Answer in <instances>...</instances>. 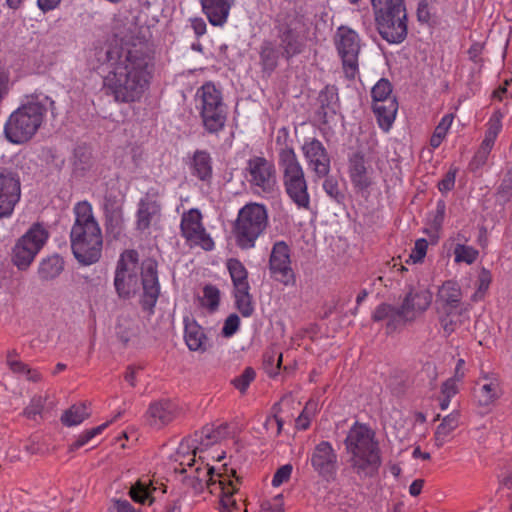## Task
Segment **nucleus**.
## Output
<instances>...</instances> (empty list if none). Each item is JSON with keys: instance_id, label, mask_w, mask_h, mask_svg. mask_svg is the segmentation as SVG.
Wrapping results in <instances>:
<instances>
[{"instance_id": "nucleus-1", "label": "nucleus", "mask_w": 512, "mask_h": 512, "mask_svg": "<svg viewBox=\"0 0 512 512\" xmlns=\"http://www.w3.org/2000/svg\"><path fill=\"white\" fill-rule=\"evenodd\" d=\"M147 31L148 28L134 26L121 45L110 46L106 51L110 70L103 79V90L118 103L138 102L149 89L154 56Z\"/></svg>"}, {"instance_id": "nucleus-2", "label": "nucleus", "mask_w": 512, "mask_h": 512, "mask_svg": "<svg viewBox=\"0 0 512 512\" xmlns=\"http://www.w3.org/2000/svg\"><path fill=\"white\" fill-rule=\"evenodd\" d=\"M139 259L135 250H125L117 262L114 275V288L120 299L134 297L140 289ZM141 284L143 287L142 306L152 310L160 294L157 263L152 259L145 260L141 265Z\"/></svg>"}, {"instance_id": "nucleus-3", "label": "nucleus", "mask_w": 512, "mask_h": 512, "mask_svg": "<svg viewBox=\"0 0 512 512\" xmlns=\"http://www.w3.org/2000/svg\"><path fill=\"white\" fill-rule=\"evenodd\" d=\"M75 216L70 231V244L75 259L82 265L99 261L103 248L100 225L88 201H80L73 207Z\"/></svg>"}, {"instance_id": "nucleus-4", "label": "nucleus", "mask_w": 512, "mask_h": 512, "mask_svg": "<svg viewBox=\"0 0 512 512\" xmlns=\"http://www.w3.org/2000/svg\"><path fill=\"white\" fill-rule=\"evenodd\" d=\"M353 472L361 479L375 477L382 464L376 434L368 425L356 422L344 441Z\"/></svg>"}, {"instance_id": "nucleus-5", "label": "nucleus", "mask_w": 512, "mask_h": 512, "mask_svg": "<svg viewBox=\"0 0 512 512\" xmlns=\"http://www.w3.org/2000/svg\"><path fill=\"white\" fill-rule=\"evenodd\" d=\"M54 101L48 96H31L27 102L15 110L8 118L4 133L7 140L21 144L31 139L43 123L44 116Z\"/></svg>"}, {"instance_id": "nucleus-6", "label": "nucleus", "mask_w": 512, "mask_h": 512, "mask_svg": "<svg viewBox=\"0 0 512 512\" xmlns=\"http://www.w3.org/2000/svg\"><path fill=\"white\" fill-rule=\"evenodd\" d=\"M281 55L286 60L299 55L305 48L306 19L296 9L280 12L275 18Z\"/></svg>"}, {"instance_id": "nucleus-7", "label": "nucleus", "mask_w": 512, "mask_h": 512, "mask_svg": "<svg viewBox=\"0 0 512 512\" xmlns=\"http://www.w3.org/2000/svg\"><path fill=\"white\" fill-rule=\"evenodd\" d=\"M268 223L265 205L254 202L244 205L239 210L233 226L237 246L243 250L253 248L256 240L267 229Z\"/></svg>"}, {"instance_id": "nucleus-8", "label": "nucleus", "mask_w": 512, "mask_h": 512, "mask_svg": "<svg viewBox=\"0 0 512 512\" xmlns=\"http://www.w3.org/2000/svg\"><path fill=\"white\" fill-rule=\"evenodd\" d=\"M200 102V117L208 133L223 130L227 121V106L223 102L222 93L211 83H205L197 92Z\"/></svg>"}, {"instance_id": "nucleus-9", "label": "nucleus", "mask_w": 512, "mask_h": 512, "mask_svg": "<svg viewBox=\"0 0 512 512\" xmlns=\"http://www.w3.org/2000/svg\"><path fill=\"white\" fill-rule=\"evenodd\" d=\"M48 237V231L41 224H33L29 230L17 240L13 247V264L19 270H26L42 249Z\"/></svg>"}, {"instance_id": "nucleus-10", "label": "nucleus", "mask_w": 512, "mask_h": 512, "mask_svg": "<svg viewBox=\"0 0 512 512\" xmlns=\"http://www.w3.org/2000/svg\"><path fill=\"white\" fill-rule=\"evenodd\" d=\"M245 177L251 188L258 194L271 195L276 191L275 167L263 156H253L247 161Z\"/></svg>"}, {"instance_id": "nucleus-11", "label": "nucleus", "mask_w": 512, "mask_h": 512, "mask_svg": "<svg viewBox=\"0 0 512 512\" xmlns=\"http://www.w3.org/2000/svg\"><path fill=\"white\" fill-rule=\"evenodd\" d=\"M376 27L388 43H401L407 36L406 9L385 10L374 13Z\"/></svg>"}, {"instance_id": "nucleus-12", "label": "nucleus", "mask_w": 512, "mask_h": 512, "mask_svg": "<svg viewBox=\"0 0 512 512\" xmlns=\"http://www.w3.org/2000/svg\"><path fill=\"white\" fill-rule=\"evenodd\" d=\"M336 47L342 59L343 69L350 79L355 78L358 71V54L360 51V40L358 34L348 28L341 26L336 35Z\"/></svg>"}, {"instance_id": "nucleus-13", "label": "nucleus", "mask_w": 512, "mask_h": 512, "mask_svg": "<svg viewBox=\"0 0 512 512\" xmlns=\"http://www.w3.org/2000/svg\"><path fill=\"white\" fill-rule=\"evenodd\" d=\"M180 230L181 235L191 246H200L206 251L214 248V242L202 223L199 209L191 208L182 214Z\"/></svg>"}, {"instance_id": "nucleus-14", "label": "nucleus", "mask_w": 512, "mask_h": 512, "mask_svg": "<svg viewBox=\"0 0 512 512\" xmlns=\"http://www.w3.org/2000/svg\"><path fill=\"white\" fill-rule=\"evenodd\" d=\"M21 198L19 173L11 168L0 169V219L10 217Z\"/></svg>"}, {"instance_id": "nucleus-15", "label": "nucleus", "mask_w": 512, "mask_h": 512, "mask_svg": "<svg viewBox=\"0 0 512 512\" xmlns=\"http://www.w3.org/2000/svg\"><path fill=\"white\" fill-rule=\"evenodd\" d=\"M301 150L314 177L326 178L331 169V158L324 144L317 138H310L305 140Z\"/></svg>"}, {"instance_id": "nucleus-16", "label": "nucleus", "mask_w": 512, "mask_h": 512, "mask_svg": "<svg viewBox=\"0 0 512 512\" xmlns=\"http://www.w3.org/2000/svg\"><path fill=\"white\" fill-rule=\"evenodd\" d=\"M502 119L503 113L500 110H496L489 118L484 139L469 163V169L472 172H477L487 163L497 136L502 129Z\"/></svg>"}, {"instance_id": "nucleus-17", "label": "nucleus", "mask_w": 512, "mask_h": 512, "mask_svg": "<svg viewBox=\"0 0 512 512\" xmlns=\"http://www.w3.org/2000/svg\"><path fill=\"white\" fill-rule=\"evenodd\" d=\"M269 269L275 279L282 284L294 285L295 274L291 268L290 249L286 242L277 241L272 247Z\"/></svg>"}, {"instance_id": "nucleus-18", "label": "nucleus", "mask_w": 512, "mask_h": 512, "mask_svg": "<svg viewBox=\"0 0 512 512\" xmlns=\"http://www.w3.org/2000/svg\"><path fill=\"white\" fill-rule=\"evenodd\" d=\"M432 297V293L426 288L411 287L399 307L405 324L422 315L431 305Z\"/></svg>"}, {"instance_id": "nucleus-19", "label": "nucleus", "mask_w": 512, "mask_h": 512, "mask_svg": "<svg viewBox=\"0 0 512 512\" xmlns=\"http://www.w3.org/2000/svg\"><path fill=\"white\" fill-rule=\"evenodd\" d=\"M502 395L499 375L492 371L481 370L476 381L474 397L479 406L487 407Z\"/></svg>"}, {"instance_id": "nucleus-20", "label": "nucleus", "mask_w": 512, "mask_h": 512, "mask_svg": "<svg viewBox=\"0 0 512 512\" xmlns=\"http://www.w3.org/2000/svg\"><path fill=\"white\" fill-rule=\"evenodd\" d=\"M278 166L282 173L283 185L306 179L303 167L292 147L285 146L279 149Z\"/></svg>"}, {"instance_id": "nucleus-21", "label": "nucleus", "mask_w": 512, "mask_h": 512, "mask_svg": "<svg viewBox=\"0 0 512 512\" xmlns=\"http://www.w3.org/2000/svg\"><path fill=\"white\" fill-rule=\"evenodd\" d=\"M311 465L321 476H330L335 472L337 455L329 442L322 441L316 445L311 455Z\"/></svg>"}, {"instance_id": "nucleus-22", "label": "nucleus", "mask_w": 512, "mask_h": 512, "mask_svg": "<svg viewBox=\"0 0 512 512\" xmlns=\"http://www.w3.org/2000/svg\"><path fill=\"white\" fill-rule=\"evenodd\" d=\"M203 13L213 26H223L228 19L234 0H200Z\"/></svg>"}, {"instance_id": "nucleus-23", "label": "nucleus", "mask_w": 512, "mask_h": 512, "mask_svg": "<svg viewBox=\"0 0 512 512\" xmlns=\"http://www.w3.org/2000/svg\"><path fill=\"white\" fill-rule=\"evenodd\" d=\"M177 407L169 400L154 402L148 409V421L151 426L160 428L170 423L177 415Z\"/></svg>"}, {"instance_id": "nucleus-24", "label": "nucleus", "mask_w": 512, "mask_h": 512, "mask_svg": "<svg viewBox=\"0 0 512 512\" xmlns=\"http://www.w3.org/2000/svg\"><path fill=\"white\" fill-rule=\"evenodd\" d=\"M161 211V204L156 196L147 193L142 198L138 205L137 211V228L139 230H146L150 227L152 221L159 216Z\"/></svg>"}, {"instance_id": "nucleus-25", "label": "nucleus", "mask_w": 512, "mask_h": 512, "mask_svg": "<svg viewBox=\"0 0 512 512\" xmlns=\"http://www.w3.org/2000/svg\"><path fill=\"white\" fill-rule=\"evenodd\" d=\"M372 319L375 322L386 321L387 334L393 333L405 325L400 308L387 303H382L376 307L372 314Z\"/></svg>"}, {"instance_id": "nucleus-26", "label": "nucleus", "mask_w": 512, "mask_h": 512, "mask_svg": "<svg viewBox=\"0 0 512 512\" xmlns=\"http://www.w3.org/2000/svg\"><path fill=\"white\" fill-rule=\"evenodd\" d=\"M184 339L189 350H206L207 337L203 328L194 319L184 318Z\"/></svg>"}, {"instance_id": "nucleus-27", "label": "nucleus", "mask_w": 512, "mask_h": 512, "mask_svg": "<svg viewBox=\"0 0 512 512\" xmlns=\"http://www.w3.org/2000/svg\"><path fill=\"white\" fill-rule=\"evenodd\" d=\"M349 174L351 181L356 188L364 190L370 186L371 181L365 166L364 157L361 154H354L350 158Z\"/></svg>"}, {"instance_id": "nucleus-28", "label": "nucleus", "mask_w": 512, "mask_h": 512, "mask_svg": "<svg viewBox=\"0 0 512 512\" xmlns=\"http://www.w3.org/2000/svg\"><path fill=\"white\" fill-rule=\"evenodd\" d=\"M372 108L379 126L386 131L389 130L398 110L396 99H386L384 102L373 103Z\"/></svg>"}, {"instance_id": "nucleus-29", "label": "nucleus", "mask_w": 512, "mask_h": 512, "mask_svg": "<svg viewBox=\"0 0 512 512\" xmlns=\"http://www.w3.org/2000/svg\"><path fill=\"white\" fill-rule=\"evenodd\" d=\"M192 175L201 181L212 178V158L205 150H196L191 161Z\"/></svg>"}, {"instance_id": "nucleus-30", "label": "nucleus", "mask_w": 512, "mask_h": 512, "mask_svg": "<svg viewBox=\"0 0 512 512\" xmlns=\"http://www.w3.org/2000/svg\"><path fill=\"white\" fill-rule=\"evenodd\" d=\"M283 186L291 201L299 209L310 208V196L308 193V185L306 179L300 180L298 182H290L289 184Z\"/></svg>"}, {"instance_id": "nucleus-31", "label": "nucleus", "mask_w": 512, "mask_h": 512, "mask_svg": "<svg viewBox=\"0 0 512 512\" xmlns=\"http://www.w3.org/2000/svg\"><path fill=\"white\" fill-rule=\"evenodd\" d=\"M259 56L263 71L271 73L276 69L282 55L281 50L271 40H265L260 46Z\"/></svg>"}, {"instance_id": "nucleus-32", "label": "nucleus", "mask_w": 512, "mask_h": 512, "mask_svg": "<svg viewBox=\"0 0 512 512\" xmlns=\"http://www.w3.org/2000/svg\"><path fill=\"white\" fill-rule=\"evenodd\" d=\"M458 425H459V413L458 412H452L449 415L445 416L435 431V434H434L435 445L438 448L442 447L450 439V435L458 427Z\"/></svg>"}, {"instance_id": "nucleus-33", "label": "nucleus", "mask_w": 512, "mask_h": 512, "mask_svg": "<svg viewBox=\"0 0 512 512\" xmlns=\"http://www.w3.org/2000/svg\"><path fill=\"white\" fill-rule=\"evenodd\" d=\"M227 424H220L216 428L214 426H205L202 428V430L198 433V444L201 447V450L204 451L211 445L221 441L222 439L226 438L227 436Z\"/></svg>"}, {"instance_id": "nucleus-34", "label": "nucleus", "mask_w": 512, "mask_h": 512, "mask_svg": "<svg viewBox=\"0 0 512 512\" xmlns=\"http://www.w3.org/2000/svg\"><path fill=\"white\" fill-rule=\"evenodd\" d=\"M227 269L229 271L234 290L250 288L248 282V271L240 260L236 258L228 259Z\"/></svg>"}, {"instance_id": "nucleus-35", "label": "nucleus", "mask_w": 512, "mask_h": 512, "mask_svg": "<svg viewBox=\"0 0 512 512\" xmlns=\"http://www.w3.org/2000/svg\"><path fill=\"white\" fill-rule=\"evenodd\" d=\"M439 300L450 308H456L461 302L462 293L459 285L454 281H446L439 288Z\"/></svg>"}, {"instance_id": "nucleus-36", "label": "nucleus", "mask_w": 512, "mask_h": 512, "mask_svg": "<svg viewBox=\"0 0 512 512\" xmlns=\"http://www.w3.org/2000/svg\"><path fill=\"white\" fill-rule=\"evenodd\" d=\"M63 269V260L59 256L55 255L42 260L38 268V274L40 279L49 281L58 277Z\"/></svg>"}, {"instance_id": "nucleus-37", "label": "nucleus", "mask_w": 512, "mask_h": 512, "mask_svg": "<svg viewBox=\"0 0 512 512\" xmlns=\"http://www.w3.org/2000/svg\"><path fill=\"white\" fill-rule=\"evenodd\" d=\"M17 353L12 350L7 355V365L13 373L20 374L26 377L27 380L32 382H38L41 379V375L34 369H31L24 362L16 359Z\"/></svg>"}, {"instance_id": "nucleus-38", "label": "nucleus", "mask_w": 512, "mask_h": 512, "mask_svg": "<svg viewBox=\"0 0 512 512\" xmlns=\"http://www.w3.org/2000/svg\"><path fill=\"white\" fill-rule=\"evenodd\" d=\"M89 416L86 403L75 404L63 412L61 422L67 427H72L81 424Z\"/></svg>"}, {"instance_id": "nucleus-39", "label": "nucleus", "mask_w": 512, "mask_h": 512, "mask_svg": "<svg viewBox=\"0 0 512 512\" xmlns=\"http://www.w3.org/2000/svg\"><path fill=\"white\" fill-rule=\"evenodd\" d=\"M250 288L234 290L235 305L243 317H250L254 312Z\"/></svg>"}, {"instance_id": "nucleus-40", "label": "nucleus", "mask_w": 512, "mask_h": 512, "mask_svg": "<svg viewBox=\"0 0 512 512\" xmlns=\"http://www.w3.org/2000/svg\"><path fill=\"white\" fill-rule=\"evenodd\" d=\"M218 485L222 493V512H232V507H237V502L234 499H232V495L237 491L234 482L231 480H227L226 482L225 480L219 479Z\"/></svg>"}, {"instance_id": "nucleus-41", "label": "nucleus", "mask_w": 512, "mask_h": 512, "mask_svg": "<svg viewBox=\"0 0 512 512\" xmlns=\"http://www.w3.org/2000/svg\"><path fill=\"white\" fill-rule=\"evenodd\" d=\"M121 413L119 412L111 421H108L106 423H103L95 428H92L90 430H87L83 432L79 437L70 445V451H75L79 449L80 447L87 444L92 438H94L96 435L100 434L110 423H112L114 420H116L118 417H120Z\"/></svg>"}, {"instance_id": "nucleus-42", "label": "nucleus", "mask_w": 512, "mask_h": 512, "mask_svg": "<svg viewBox=\"0 0 512 512\" xmlns=\"http://www.w3.org/2000/svg\"><path fill=\"white\" fill-rule=\"evenodd\" d=\"M392 85L385 79H380L372 88L371 94L373 103L384 102L386 99H396L391 95Z\"/></svg>"}, {"instance_id": "nucleus-43", "label": "nucleus", "mask_w": 512, "mask_h": 512, "mask_svg": "<svg viewBox=\"0 0 512 512\" xmlns=\"http://www.w3.org/2000/svg\"><path fill=\"white\" fill-rule=\"evenodd\" d=\"M478 254V251L471 246L457 244L454 248L456 262H465L467 264H472L477 259Z\"/></svg>"}, {"instance_id": "nucleus-44", "label": "nucleus", "mask_w": 512, "mask_h": 512, "mask_svg": "<svg viewBox=\"0 0 512 512\" xmlns=\"http://www.w3.org/2000/svg\"><path fill=\"white\" fill-rule=\"evenodd\" d=\"M220 291L213 285H206L203 289L202 304L214 311L219 306Z\"/></svg>"}, {"instance_id": "nucleus-45", "label": "nucleus", "mask_w": 512, "mask_h": 512, "mask_svg": "<svg viewBox=\"0 0 512 512\" xmlns=\"http://www.w3.org/2000/svg\"><path fill=\"white\" fill-rule=\"evenodd\" d=\"M175 462L178 463V466L174 468L175 471H179L180 473H188L189 469H192L199 462L201 464L204 463V458L199 456L198 460L196 459V455H183L180 456L178 453H175Z\"/></svg>"}, {"instance_id": "nucleus-46", "label": "nucleus", "mask_w": 512, "mask_h": 512, "mask_svg": "<svg viewBox=\"0 0 512 512\" xmlns=\"http://www.w3.org/2000/svg\"><path fill=\"white\" fill-rule=\"evenodd\" d=\"M256 373L253 368L246 367L242 374L232 380L234 387L240 392L245 393L250 383L255 379Z\"/></svg>"}, {"instance_id": "nucleus-47", "label": "nucleus", "mask_w": 512, "mask_h": 512, "mask_svg": "<svg viewBox=\"0 0 512 512\" xmlns=\"http://www.w3.org/2000/svg\"><path fill=\"white\" fill-rule=\"evenodd\" d=\"M198 433H195L193 437H188L184 439L179 447L177 448L176 453L178 455H196L198 452H202L200 445L198 444Z\"/></svg>"}, {"instance_id": "nucleus-48", "label": "nucleus", "mask_w": 512, "mask_h": 512, "mask_svg": "<svg viewBox=\"0 0 512 512\" xmlns=\"http://www.w3.org/2000/svg\"><path fill=\"white\" fill-rule=\"evenodd\" d=\"M193 473L195 475H199V478L206 483V487L210 488L213 485H216V481L213 479L214 468L209 466L208 463L199 462L197 465L192 467Z\"/></svg>"}, {"instance_id": "nucleus-49", "label": "nucleus", "mask_w": 512, "mask_h": 512, "mask_svg": "<svg viewBox=\"0 0 512 512\" xmlns=\"http://www.w3.org/2000/svg\"><path fill=\"white\" fill-rule=\"evenodd\" d=\"M318 101L323 109H331L334 111V106L338 101V95L334 87H325L318 96Z\"/></svg>"}, {"instance_id": "nucleus-50", "label": "nucleus", "mask_w": 512, "mask_h": 512, "mask_svg": "<svg viewBox=\"0 0 512 512\" xmlns=\"http://www.w3.org/2000/svg\"><path fill=\"white\" fill-rule=\"evenodd\" d=\"M374 13L385 10L406 9L404 0H371Z\"/></svg>"}, {"instance_id": "nucleus-51", "label": "nucleus", "mask_w": 512, "mask_h": 512, "mask_svg": "<svg viewBox=\"0 0 512 512\" xmlns=\"http://www.w3.org/2000/svg\"><path fill=\"white\" fill-rule=\"evenodd\" d=\"M116 329L118 338L124 344L129 343L135 336V330L127 319H121Z\"/></svg>"}, {"instance_id": "nucleus-52", "label": "nucleus", "mask_w": 512, "mask_h": 512, "mask_svg": "<svg viewBox=\"0 0 512 512\" xmlns=\"http://www.w3.org/2000/svg\"><path fill=\"white\" fill-rule=\"evenodd\" d=\"M105 226L107 230L114 231L121 228L123 222V209L115 212L109 211L104 213Z\"/></svg>"}, {"instance_id": "nucleus-53", "label": "nucleus", "mask_w": 512, "mask_h": 512, "mask_svg": "<svg viewBox=\"0 0 512 512\" xmlns=\"http://www.w3.org/2000/svg\"><path fill=\"white\" fill-rule=\"evenodd\" d=\"M323 189L329 197L335 200L337 203H341L344 200V194L340 191L338 182L333 178H326L323 183Z\"/></svg>"}, {"instance_id": "nucleus-54", "label": "nucleus", "mask_w": 512, "mask_h": 512, "mask_svg": "<svg viewBox=\"0 0 512 512\" xmlns=\"http://www.w3.org/2000/svg\"><path fill=\"white\" fill-rule=\"evenodd\" d=\"M498 194L502 197H509L512 195V161L508 164L507 170L498 187Z\"/></svg>"}, {"instance_id": "nucleus-55", "label": "nucleus", "mask_w": 512, "mask_h": 512, "mask_svg": "<svg viewBox=\"0 0 512 512\" xmlns=\"http://www.w3.org/2000/svg\"><path fill=\"white\" fill-rule=\"evenodd\" d=\"M149 487L141 481L136 482L130 489V496L135 502L144 503L149 497Z\"/></svg>"}, {"instance_id": "nucleus-56", "label": "nucleus", "mask_w": 512, "mask_h": 512, "mask_svg": "<svg viewBox=\"0 0 512 512\" xmlns=\"http://www.w3.org/2000/svg\"><path fill=\"white\" fill-rule=\"evenodd\" d=\"M240 318L237 314H230L224 321V325L222 327V335L224 337L233 336L239 329Z\"/></svg>"}, {"instance_id": "nucleus-57", "label": "nucleus", "mask_w": 512, "mask_h": 512, "mask_svg": "<svg viewBox=\"0 0 512 512\" xmlns=\"http://www.w3.org/2000/svg\"><path fill=\"white\" fill-rule=\"evenodd\" d=\"M185 474L184 484L192 488L195 493H201L206 487V483L199 478V475H195L192 469H189L188 473Z\"/></svg>"}, {"instance_id": "nucleus-58", "label": "nucleus", "mask_w": 512, "mask_h": 512, "mask_svg": "<svg viewBox=\"0 0 512 512\" xmlns=\"http://www.w3.org/2000/svg\"><path fill=\"white\" fill-rule=\"evenodd\" d=\"M427 248L428 242L426 239L421 238L415 242L414 248L409 256L410 259H412L413 263H418L423 260V258L426 255Z\"/></svg>"}, {"instance_id": "nucleus-59", "label": "nucleus", "mask_w": 512, "mask_h": 512, "mask_svg": "<svg viewBox=\"0 0 512 512\" xmlns=\"http://www.w3.org/2000/svg\"><path fill=\"white\" fill-rule=\"evenodd\" d=\"M292 469V465L290 464L283 465L277 469L272 479V485L278 487L284 482H287L291 476Z\"/></svg>"}, {"instance_id": "nucleus-60", "label": "nucleus", "mask_w": 512, "mask_h": 512, "mask_svg": "<svg viewBox=\"0 0 512 512\" xmlns=\"http://www.w3.org/2000/svg\"><path fill=\"white\" fill-rule=\"evenodd\" d=\"M123 209V201L113 194H106L103 201V211L115 212L116 210Z\"/></svg>"}, {"instance_id": "nucleus-61", "label": "nucleus", "mask_w": 512, "mask_h": 512, "mask_svg": "<svg viewBox=\"0 0 512 512\" xmlns=\"http://www.w3.org/2000/svg\"><path fill=\"white\" fill-rule=\"evenodd\" d=\"M108 512H135V509L128 500L113 499Z\"/></svg>"}, {"instance_id": "nucleus-62", "label": "nucleus", "mask_w": 512, "mask_h": 512, "mask_svg": "<svg viewBox=\"0 0 512 512\" xmlns=\"http://www.w3.org/2000/svg\"><path fill=\"white\" fill-rule=\"evenodd\" d=\"M455 171H449L444 178L438 183V188L441 192H448L454 188L455 185Z\"/></svg>"}, {"instance_id": "nucleus-63", "label": "nucleus", "mask_w": 512, "mask_h": 512, "mask_svg": "<svg viewBox=\"0 0 512 512\" xmlns=\"http://www.w3.org/2000/svg\"><path fill=\"white\" fill-rule=\"evenodd\" d=\"M457 392H458V388L456 385L455 378H450V379L446 380L441 386V394L444 397L451 399L453 396L456 395Z\"/></svg>"}, {"instance_id": "nucleus-64", "label": "nucleus", "mask_w": 512, "mask_h": 512, "mask_svg": "<svg viewBox=\"0 0 512 512\" xmlns=\"http://www.w3.org/2000/svg\"><path fill=\"white\" fill-rule=\"evenodd\" d=\"M43 408V401L41 397L33 398L29 406L26 407L24 413L27 417L33 418L37 414H40Z\"/></svg>"}]
</instances>
